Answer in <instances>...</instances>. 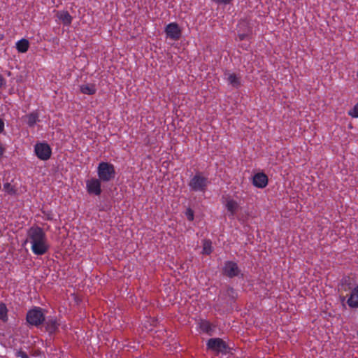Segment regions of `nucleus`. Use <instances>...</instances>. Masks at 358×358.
<instances>
[{
	"label": "nucleus",
	"instance_id": "nucleus-1",
	"mask_svg": "<svg viewBox=\"0 0 358 358\" xmlns=\"http://www.w3.org/2000/svg\"><path fill=\"white\" fill-rule=\"evenodd\" d=\"M28 238L31 243L34 254L43 255L48 251L50 245L46 234L40 227H31L28 231Z\"/></svg>",
	"mask_w": 358,
	"mask_h": 358
},
{
	"label": "nucleus",
	"instance_id": "nucleus-2",
	"mask_svg": "<svg viewBox=\"0 0 358 358\" xmlns=\"http://www.w3.org/2000/svg\"><path fill=\"white\" fill-rule=\"evenodd\" d=\"M99 179L103 182H107L115 178L116 172L113 164L101 162L97 167Z\"/></svg>",
	"mask_w": 358,
	"mask_h": 358
},
{
	"label": "nucleus",
	"instance_id": "nucleus-3",
	"mask_svg": "<svg viewBox=\"0 0 358 358\" xmlns=\"http://www.w3.org/2000/svg\"><path fill=\"white\" fill-rule=\"evenodd\" d=\"M26 320L30 325L39 327L45 321L43 309L39 307H35L29 310L27 313Z\"/></svg>",
	"mask_w": 358,
	"mask_h": 358
},
{
	"label": "nucleus",
	"instance_id": "nucleus-4",
	"mask_svg": "<svg viewBox=\"0 0 358 358\" xmlns=\"http://www.w3.org/2000/svg\"><path fill=\"white\" fill-rule=\"evenodd\" d=\"M209 183L208 178L203 176L201 173H196L189 182V187L194 192H204Z\"/></svg>",
	"mask_w": 358,
	"mask_h": 358
},
{
	"label": "nucleus",
	"instance_id": "nucleus-5",
	"mask_svg": "<svg viewBox=\"0 0 358 358\" xmlns=\"http://www.w3.org/2000/svg\"><path fill=\"white\" fill-rule=\"evenodd\" d=\"M206 347L208 350L215 352L217 354H226L229 348L226 342L220 338H210L207 341Z\"/></svg>",
	"mask_w": 358,
	"mask_h": 358
},
{
	"label": "nucleus",
	"instance_id": "nucleus-6",
	"mask_svg": "<svg viewBox=\"0 0 358 358\" xmlns=\"http://www.w3.org/2000/svg\"><path fill=\"white\" fill-rule=\"evenodd\" d=\"M34 152L41 160H48L50 158L52 150L50 145L45 143H36L34 146Z\"/></svg>",
	"mask_w": 358,
	"mask_h": 358
},
{
	"label": "nucleus",
	"instance_id": "nucleus-7",
	"mask_svg": "<svg viewBox=\"0 0 358 358\" xmlns=\"http://www.w3.org/2000/svg\"><path fill=\"white\" fill-rule=\"evenodd\" d=\"M241 273V269L238 264L233 261H227L224 262L222 268V274L228 278H233L238 276Z\"/></svg>",
	"mask_w": 358,
	"mask_h": 358
},
{
	"label": "nucleus",
	"instance_id": "nucleus-8",
	"mask_svg": "<svg viewBox=\"0 0 358 358\" xmlns=\"http://www.w3.org/2000/svg\"><path fill=\"white\" fill-rule=\"evenodd\" d=\"M165 33L167 38L178 41L181 37L182 31L176 22H171L165 27Z\"/></svg>",
	"mask_w": 358,
	"mask_h": 358
},
{
	"label": "nucleus",
	"instance_id": "nucleus-9",
	"mask_svg": "<svg viewBox=\"0 0 358 358\" xmlns=\"http://www.w3.org/2000/svg\"><path fill=\"white\" fill-rule=\"evenodd\" d=\"M101 182L99 178H92L86 181V189L90 194L99 196L101 193Z\"/></svg>",
	"mask_w": 358,
	"mask_h": 358
},
{
	"label": "nucleus",
	"instance_id": "nucleus-10",
	"mask_svg": "<svg viewBox=\"0 0 358 358\" xmlns=\"http://www.w3.org/2000/svg\"><path fill=\"white\" fill-rule=\"evenodd\" d=\"M199 327L201 332L208 336H213L215 330V326L206 320H200Z\"/></svg>",
	"mask_w": 358,
	"mask_h": 358
},
{
	"label": "nucleus",
	"instance_id": "nucleus-11",
	"mask_svg": "<svg viewBox=\"0 0 358 358\" xmlns=\"http://www.w3.org/2000/svg\"><path fill=\"white\" fill-rule=\"evenodd\" d=\"M253 185L258 188H264L268 184V177L264 173H256L253 176Z\"/></svg>",
	"mask_w": 358,
	"mask_h": 358
},
{
	"label": "nucleus",
	"instance_id": "nucleus-12",
	"mask_svg": "<svg viewBox=\"0 0 358 358\" xmlns=\"http://www.w3.org/2000/svg\"><path fill=\"white\" fill-rule=\"evenodd\" d=\"M346 303L351 308H358V285L352 289Z\"/></svg>",
	"mask_w": 358,
	"mask_h": 358
},
{
	"label": "nucleus",
	"instance_id": "nucleus-13",
	"mask_svg": "<svg viewBox=\"0 0 358 358\" xmlns=\"http://www.w3.org/2000/svg\"><path fill=\"white\" fill-rule=\"evenodd\" d=\"M44 322L45 329L50 334L55 333L59 326L57 318L55 317H48L47 319L45 318Z\"/></svg>",
	"mask_w": 358,
	"mask_h": 358
},
{
	"label": "nucleus",
	"instance_id": "nucleus-14",
	"mask_svg": "<svg viewBox=\"0 0 358 358\" xmlns=\"http://www.w3.org/2000/svg\"><path fill=\"white\" fill-rule=\"evenodd\" d=\"M57 16L64 25H69L72 22V17L68 11H59L57 12Z\"/></svg>",
	"mask_w": 358,
	"mask_h": 358
},
{
	"label": "nucleus",
	"instance_id": "nucleus-15",
	"mask_svg": "<svg viewBox=\"0 0 358 358\" xmlns=\"http://www.w3.org/2000/svg\"><path fill=\"white\" fill-rule=\"evenodd\" d=\"M224 299H228L229 301H234L237 297V293L235 289L231 287H228L224 292H221Z\"/></svg>",
	"mask_w": 358,
	"mask_h": 358
},
{
	"label": "nucleus",
	"instance_id": "nucleus-16",
	"mask_svg": "<svg viewBox=\"0 0 358 358\" xmlns=\"http://www.w3.org/2000/svg\"><path fill=\"white\" fill-rule=\"evenodd\" d=\"M227 81L233 87L238 88L241 86V77L237 76L236 73H227Z\"/></svg>",
	"mask_w": 358,
	"mask_h": 358
},
{
	"label": "nucleus",
	"instance_id": "nucleus-17",
	"mask_svg": "<svg viewBox=\"0 0 358 358\" xmlns=\"http://www.w3.org/2000/svg\"><path fill=\"white\" fill-rule=\"evenodd\" d=\"M80 92L87 95H93L96 93V89L94 84L82 85L80 87Z\"/></svg>",
	"mask_w": 358,
	"mask_h": 358
},
{
	"label": "nucleus",
	"instance_id": "nucleus-18",
	"mask_svg": "<svg viewBox=\"0 0 358 358\" xmlns=\"http://www.w3.org/2000/svg\"><path fill=\"white\" fill-rule=\"evenodd\" d=\"M27 124L29 127H33L37 122L39 121L38 114L36 112H32L25 116Z\"/></svg>",
	"mask_w": 358,
	"mask_h": 358
},
{
	"label": "nucleus",
	"instance_id": "nucleus-19",
	"mask_svg": "<svg viewBox=\"0 0 358 358\" xmlns=\"http://www.w3.org/2000/svg\"><path fill=\"white\" fill-rule=\"evenodd\" d=\"M226 208L229 212H230L231 215L234 216L238 208V205L237 202L233 199H228L226 203Z\"/></svg>",
	"mask_w": 358,
	"mask_h": 358
},
{
	"label": "nucleus",
	"instance_id": "nucleus-20",
	"mask_svg": "<svg viewBox=\"0 0 358 358\" xmlns=\"http://www.w3.org/2000/svg\"><path fill=\"white\" fill-rule=\"evenodd\" d=\"M29 47V43L27 39H21L16 43V48L18 52L24 53L26 52Z\"/></svg>",
	"mask_w": 358,
	"mask_h": 358
},
{
	"label": "nucleus",
	"instance_id": "nucleus-21",
	"mask_svg": "<svg viewBox=\"0 0 358 358\" xmlns=\"http://www.w3.org/2000/svg\"><path fill=\"white\" fill-rule=\"evenodd\" d=\"M0 320L3 322H6L8 320V308L3 302L0 303Z\"/></svg>",
	"mask_w": 358,
	"mask_h": 358
},
{
	"label": "nucleus",
	"instance_id": "nucleus-22",
	"mask_svg": "<svg viewBox=\"0 0 358 358\" xmlns=\"http://www.w3.org/2000/svg\"><path fill=\"white\" fill-rule=\"evenodd\" d=\"M212 243L210 240H204L203 243V254L210 255L212 252Z\"/></svg>",
	"mask_w": 358,
	"mask_h": 358
},
{
	"label": "nucleus",
	"instance_id": "nucleus-23",
	"mask_svg": "<svg viewBox=\"0 0 358 358\" xmlns=\"http://www.w3.org/2000/svg\"><path fill=\"white\" fill-rule=\"evenodd\" d=\"M3 190L10 195H15L17 193V190L15 187L9 182L3 184Z\"/></svg>",
	"mask_w": 358,
	"mask_h": 358
},
{
	"label": "nucleus",
	"instance_id": "nucleus-24",
	"mask_svg": "<svg viewBox=\"0 0 358 358\" xmlns=\"http://www.w3.org/2000/svg\"><path fill=\"white\" fill-rule=\"evenodd\" d=\"M348 115L352 117H358V102L354 106L352 109L348 112Z\"/></svg>",
	"mask_w": 358,
	"mask_h": 358
},
{
	"label": "nucleus",
	"instance_id": "nucleus-25",
	"mask_svg": "<svg viewBox=\"0 0 358 358\" xmlns=\"http://www.w3.org/2000/svg\"><path fill=\"white\" fill-rule=\"evenodd\" d=\"M185 215L189 221H193L194 217V211L190 208L186 210Z\"/></svg>",
	"mask_w": 358,
	"mask_h": 358
},
{
	"label": "nucleus",
	"instance_id": "nucleus-26",
	"mask_svg": "<svg viewBox=\"0 0 358 358\" xmlns=\"http://www.w3.org/2000/svg\"><path fill=\"white\" fill-rule=\"evenodd\" d=\"M16 357L21 358H29L28 355L23 350H17L15 353Z\"/></svg>",
	"mask_w": 358,
	"mask_h": 358
},
{
	"label": "nucleus",
	"instance_id": "nucleus-27",
	"mask_svg": "<svg viewBox=\"0 0 358 358\" xmlns=\"http://www.w3.org/2000/svg\"><path fill=\"white\" fill-rule=\"evenodd\" d=\"M213 1L215 2L218 4H229L233 0H212Z\"/></svg>",
	"mask_w": 358,
	"mask_h": 358
},
{
	"label": "nucleus",
	"instance_id": "nucleus-28",
	"mask_svg": "<svg viewBox=\"0 0 358 358\" xmlns=\"http://www.w3.org/2000/svg\"><path fill=\"white\" fill-rule=\"evenodd\" d=\"M6 85V80L2 75L0 74V88Z\"/></svg>",
	"mask_w": 358,
	"mask_h": 358
},
{
	"label": "nucleus",
	"instance_id": "nucleus-29",
	"mask_svg": "<svg viewBox=\"0 0 358 358\" xmlns=\"http://www.w3.org/2000/svg\"><path fill=\"white\" fill-rule=\"evenodd\" d=\"M6 151V148L3 147L2 143L0 142V158L3 155Z\"/></svg>",
	"mask_w": 358,
	"mask_h": 358
},
{
	"label": "nucleus",
	"instance_id": "nucleus-30",
	"mask_svg": "<svg viewBox=\"0 0 358 358\" xmlns=\"http://www.w3.org/2000/svg\"><path fill=\"white\" fill-rule=\"evenodd\" d=\"M4 130V122L0 118V134Z\"/></svg>",
	"mask_w": 358,
	"mask_h": 358
},
{
	"label": "nucleus",
	"instance_id": "nucleus-31",
	"mask_svg": "<svg viewBox=\"0 0 358 358\" xmlns=\"http://www.w3.org/2000/svg\"><path fill=\"white\" fill-rule=\"evenodd\" d=\"M245 36L244 34L239 35L240 40H243L245 38Z\"/></svg>",
	"mask_w": 358,
	"mask_h": 358
},
{
	"label": "nucleus",
	"instance_id": "nucleus-32",
	"mask_svg": "<svg viewBox=\"0 0 358 358\" xmlns=\"http://www.w3.org/2000/svg\"><path fill=\"white\" fill-rule=\"evenodd\" d=\"M345 301V297H343L342 299H341V301L344 302Z\"/></svg>",
	"mask_w": 358,
	"mask_h": 358
}]
</instances>
